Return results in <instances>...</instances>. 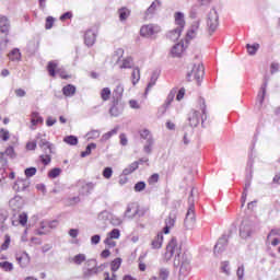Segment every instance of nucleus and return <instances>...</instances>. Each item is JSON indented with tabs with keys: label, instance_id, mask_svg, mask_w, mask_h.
<instances>
[{
	"label": "nucleus",
	"instance_id": "58",
	"mask_svg": "<svg viewBox=\"0 0 280 280\" xmlns=\"http://www.w3.org/2000/svg\"><path fill=\"white\" fill-rule=\"evenodd\" d=\"M117 130H118L117 128H114L110 131H108L107 133H105L103 136V140L108 141V139H110V137H113V135H117Z\"/></svg>",
	"mask_w": 280,
	"mask_h": 280
},
{
	"label": "nucleus",
	"instance_id": "47",
	"mask_svg": "<svg viewBox=\"0 0 280 280\" xmlns=\"http://www.w3.org/2000/svg\"><path fill=\"white\" fill-rule=\"evenodd\" d=\"M49 151H45V155H40L39 159L44 165H49L51 163V155H49Z\"/></svg>",
	"mask_w": 280,
	"mask_h": 280
},
{
	"label": "nucleus",
	"instance_id": "56",
	"mask_svg": "<svg viewBox=\"0 0 280 280\" xmlns=\"http://www.w3.org/2000/svg\"><path fill=\"white\" fill-rule=\"evenodd\" d=\"M103 176L104 178H112L113 176V167H105L104 171H103Z\"/></svg>",
	"mask_w": 280,
	"mask_h": 280
},
{
	"label": "nucleus",
	"instance_id": "28",
	"mask_svg": "<svg viewBox=\"0 0 280 280\" xmlns=\"http://www.w3.org/2000/svg\"><path fill=\"white\" fill-rule=\"evenodd\" d=\"M161 8V0H155L151 3V5L147 9L145 15L154 14L156 12V8Z\"/></svg>",
	"mask_w": 280,
	"mask_h": 280
},
{
	"label": "nucleus",
	"instance_id": "60",
	"mask_svg": "<svg viewBox=\"0 0 280 280\" xmlns=\"http://www.w3.org/2000/svg\"><path fill=\"white\" fill-rule=\"evenodd\" d=\"M154 183H159V174L154 173L149 177V185H154Z\"/></svg>",
	"mask_w": 280,
	"mask_h": 280
},
{
	"label": "nucleus",
	"instance_id": "30",
	"mask_svg": "<svg viewBox=\"0 0 280 280\" xmlns=\"http://www.w3.org/2000/svg\"><path fill=\"white\" fill-rule=\"evenodd\" d=\"M124 95V85L118 84L116 89L114 90V100H117L118 102L121 100Z\"/></svg>",
	"mask_w": 280,
	"mask_h": 280
},
{
	"label": "nucleus",
	"instance_id": "24",
	"mask_svg": "<svg viewBox=\"0 0 280 280\" xmlns=\"http://www.w3.org/2000/svg\"><path fill=\"white\" fill-rule=\"evenodd\" d=\"M31 117L32 130H34V126H37V124H43V118L40 117V114H38V112H33Z\"/></svg>",
	"mask_w": 280,
	"mask_h": 280
},
{
	"label": "nucleus",
	"instance_id": "53",
	"mask_svg": "<svg viewBox=\"0 0 280 280\" xmlns=\"http://www.w3.org/2000/svg\"><path fill=\"white\" fill-rule=\"evenodd\" d=\"M140 137H141V139H144L145 141H149V139H154V138L152 137V133H151L150 130H148V129L142 130V131L140 132Z\"/></svg>",
	"mask_w": 280,
	"mask_h": 280
},
{
	"label": "nucleus",
	"instance_id": "57",
	"mask_svg": "<svg viewBox=\"0 0 280 280\" xmlns=\"http://www.w3.org/2000/svg\"><path fill=\"white\" fill-rule=\"evenodd\" d=\"M135 191H143V189H145V182H138L135 187H133Z\"/></svg>",
	"mask_w": 280,
	"mask_h": 280
},
{
	"label": "nucleus",
	"instance_id": "54",
	"mask_svg": "<svg viewBox=\"0 0 280 280\" xmlns=\"http://www.w3.org/2000/svg\"><path fill=\"white\" fill-rule=\"evenodd\" d=\"M10 242H11L10 236L8 234L4 235V242L1 245V250H8V248H10Z\"/></svg>",
	"mask_w": 280,
	"mask_h": 280
},
{
	"label": "nucleus",
	"instance_id": "27",
	"mask_svg": "<svg viewBox=\"0 0 280 280\" xmlns=\"http://www.w3.org/2000/svg\"><path fill=\"white\" fill-rule=\"evenodd\" d=\"M158 80H159V71H153L150 82L147 85L145 93H148V91H150V89H152V86H154V84H156Z\"/></svg>",
	"mask_w": 280,
	"mask_h": 280
},
{
	"label": "nucleus",
	"instance_id": "39",
	"mask_svg": "<svg viewBox=\"0 0 280 280\" xmlns=\"http://www.w3.org/2000/svg\"><path fill=\"white\" fill-rule=\"evenodd\" d=\"M133 65L135 62L132 61V57H127L126 59H124L120 69H132Z\"/></svg>",
	"mask_w": 280,
	"mask_h": 280
},
{
	"label": "nucleus",
	"instance_id": "26",
	"mask_svg": "<svg viewBox=\"0 0 280 280\" xmlns=\"http://www.w3.org/2000/svg\"><path fill=\"white\" fill-rule=\"evenodd\" d=\"M16 261L20 264L21 268H26L30 264V255L24 253L22 256L16 257Z\"/></svg>",
	"mask_w": 280,
	"mask_h": 280
},
{
	"label": "nucleus",
	"instance_id": "55",
	"mask_svg": "<svg viewBox=\"0 0 280 280\" xmlns=\"http://www.w3.org/2000/svg\"><path fill=\"white\" fill-rule=\"evenodd\" d=\"M88 139H100V130H91L86 133Z\"/></svg>",
	"mask_w": 280,
	"mask_h": 280
},
{
	"label": "nucleus",
	"instance_id": "10",
	"mask_svg": "<svg viewBox=\"0 0 280 280\" xmlns=\"http://www.w3.org/2000/svg\"><path fill=\"white\" fill-rule=\"evenodd\" d=\"M174 224H176V211H172L168 214V218L165 219V226L163 228V234H170V230L174 229Z\"/></svg>",
	"mask_w": 280,
	"mask_h": 280
},
{
	"label": "nucleus",
	"instance_id": "35",
	"mask_svg": "<svg viewBox=\"0 0 280 280\" xmlns=\"http://www.w3.org/2000/svg\"><path fill=\"white\" fill-rule=\"evenodd\" d=\"M246 49L249 56H255V54L259 51V44H254V45L247 44Z\"/></svg>",
	"mask_w": 280,
	"mask_h": 280
},
{
	"label": "nucleus",
	"instance_id": "17",
	"mask_svg": "<svg viewBox=\"0 0 280 280\" xmlns=\"http://www.w3.org/2000/svg\"><path fill=\"white\" fill-rule=\"evenodd\" d=\"M183 51H185V45L180 43L175 44L171 49V55L173 58H180Z\"/></svg>",
	"mask_w": 280,
	"mask_h": 280
},
{
	"label": "nucleus",
	"instance_id": "13",
	"mask_svg": "<svg viewBox=\"0 0 280 280\" xmlns=\"http://www.w3.org/2000/svg\"><path fill=\"white\" fill-rule=\"evenodd\" d=\"M188 122L191 128H197L200 124V112L192 109L188 114Z\"/></svg>",
	"mask_w": 280,
	"mask_h": 280
},
{
	"label": "nucleus",
	"instance_id": "2",
	"mask_svg": "<svg viewBox=\"0 0 280 280\" xmlns=\"http://www.w3.org/2000/svg\"><path fill=\"white\" fill-rule=\"evenodd\" d=\"M175 23L177 27L173 31H170L167 34V38L173 42L178 40V38H180V33L183 30H185V14H183V12L175 13Z\"/></svg>",
	"mask_w": 280,
	"mask_h": 280
},
{
	"label": "nucleus",
	"instance_id": "59",
	"mask_svg": "<svg viewBox=\"0 0 280 280\" xmlns=\"http://www.w3.org/2000/svg\"><path fill=\"white\" fill-rule=\"evenodd\" d=\"M54 21H55L54 16H48L46 19V24H45L46 30H51V27H54Z\"/></svg>",
	"mask_w": 280,
	"mask_h": 280
},
{
	"label": "nucleus",
	"instance_id": "43",
	"mask_svg": "<svg viewBox=\"0 0 280 280\" xmlns=\"http://www.w3.org/2000/svg\"><path fill=\"white\" fill-rule=\"evenodd\" d=\"M56 67H58V65L54 61H49L47 69H48V73L51 78H56Z\"/></svg>",
	"mask_w": 280,
	"mask_h": 280
},
{
	"label": "nucleus",
	"instance_id": "16",
	"mask_svg": "<svg viewBox=\"0 0 280 280\" xmlns=\"http://www.w3.org/2000/svg\"><path fill=\"white\" fill-rule=\"evenodd\" d=\"M95 32L88 30L84 35V43L88 47H93L95 45Z\"/></svg>",
	"mask_w": 280,
	"mask_h": 280
},
{
	"label": "nucleus",
	"instance_id": "18",
	"mask_svg": "<svg viewBox=\"0 0 280 280\" xmlns=\"http://www.w3.org/2000/svg\"><path fill=\"white\" fill-rule=\"evenodd\" d=\"M0 32L2 34L10 32V20L5 15L0 16Z\"/></svg>",
	"mask_w": 280,
	"mask_h": 280
},
{
	"label": "nucleus",
	"instance_id": "34",
	"mask_svg": "<svg viewBox=\"0 0 280 280\" xmlns=\"http://www.w3.org/2000/svg\"><path fill=\"white\" fill-rule=\"evenodd\" d=\"M72 261L77 265V266H82V264H84V261H86V255L84 254H78L72 258Z\"/></svg>",
	"mask_w": 280,
	"mask_h": 280
},
{
	"label": "nucleus",
	"instance_id": "51",
	"mask_svg": "<svg viewBox=\"0 0 280 280\" xmlns=\"http://www.w3.org/2000/svg\"><path fill=\"white\" fill-rule=\"evenodd\" d=\"M36 172H37L36 167H27L25 168L24 174L26 178H32V176H36Z\"/></svg>",
	"mask_w": 280,
	"mask_h": 280
},
{
	"label": "nucleus",
	"instance_id": "3",
	"mask_svg": "<svg viewBox=\"0 0 280 280\" xmlns=\"http://www.w3.org/2000/svg\"><path fill=\"white\" fill-rule=\"evenodd\" d=\"M219 25H220V15H218V11H215V9H212L208 13V18H207L208 34L212 36L215 30H218Z\"/></svg>",
	"mask_w": 280,
	"mask_h": 280
},
{
	"label": "nucleus",
	"instance_id": "20",
	"mask_svg": "<svg viewBox=\"0 0 280 280\" xmlns=\"http://www.w3.org/2000/svg\"><path fill=\"white\" fill-rule=\"evenodd\" d=\"M19 224H21V226H26V224H27V213L22 212L21 214H19V220L12 219V225L13 226H19Z\"/></svg>",
	"mask_w": 280,
	"mask_h": 280
},
{
	"label": "nucleus",
	"instance_id": "49",
	"mask_svg": "<svg viewBox=\"0 0 280 280\" xmlns=\"http://www.w3.org/2000/svg\"><path fill=\"white\" fill-rule=\"evenodd\" d=\"M174 97H176V90H172L167 97H166V102L164 103V105L170 106V104H172L174 102Z\"/></svg>",
	"mask_w": 280,
	"mask_h": 280
},
{
	"label": "nucleus",
	"instance_id": "41",
	"mask_svg": "<svg viewBox=\"0 0 280 280\" xmlns=\"http://www.w3.org/2000/svg\"><path fill=\"white\" fill-rule=\"evenodd\" d=\"M118 14L120 21H126L130 16V11L127 8H121L118 10Z\"/></svg>",
	"mask_w": 280,
	"mask_h": 280
},
{
	"label": "nucleus",
	"instance_id": "8",
	"mask_svg": "<svg viewBox=\"0 0 280 280\" xmlns=\"http://www.w3.org/2000/svg\"><path fill=\"white\" fill-rule=\"evenodd\" d=\"M137 213H139V206L137 203H129L124 213L125 220H132L137 218Z\"/></svg>",
	"mask_w": 280,
	"mask_h": 280
},
{
	"label": "nucleus",
	"instance_id": "15",
	"mask_svg": "<svg viewBox=\"0 0 280 280\" xmlns=\"http://www.w3.org/2000/svg\"><path fill=\"white\" fill-rule=\"evenodd\" d=\"M30 185H31V183L27 178L18 179L13 185V189H14V191H25V189H27V187H30Z\"/></svg>",
	"mask_w": 280,
	"mask_h": 280
},
{
	"label": "nucleus",
	"instance_id": "1",
	"mask_svg": "<svg viewBox=\"0 0 280 280\" xmlns=\"http://www.w3.org/2000/svg\"><path fill=\"white\" fill-rule=\"evenodd\" d=\"M174 266L175 268H178L180 266L179 272L180 275H187L189 270H191V261L187 258V256H183L180 260V248L178 247V242L176 241V237H172L168 244L166 245V252L164 254V259L166 261H170L174 257Z\"/></svg>",
	"mask_w": 280,
	"mask_h": 280
},
{
	"label": "nucleus",
	"instance_id": "22",
	"mask_svg": "<svg viewBox=\"0 0 280 280\" xmlns=\"http://www.w3.org/2000/svg\"><path fill=\"white\" fill-rule=\"evenodd\" d=\"M200 102H201V105H200V108H201V113H202V116H201V126L202 128H207V104L205 103V98H200Z\"/></svg>",
	"mask_w": 280,
	"mask_h": 280
},
{
	"label": "nucleus",
	"instance_id": "14",
	"mask_svg": "<svg viewBox=\"0 0 280 280\" xmlns=\"http://www.w3.org/2000/svg\"><path fill=\"white\" fill-rule=\"evenodd\" d=\"M81 188H80V194L82 196H89L91 195V191H93V189H95V184L93 182H89V183H80Z\"/></svg>",
	"mask_w": 280,
	"mask_h": 280
},
{
	"label": "nucleus",
	"instance_id": "50",
	"mask_svg": "<svg viewBox=\"0 0 280 280\" xmlns=\"http://www.w3.org/2000/svg\"><path fill=\"white\" fill-rule=\"evenodd\" d=\"M160 279L162 280H167L170 279V269L167 268H161L160 269V275H159Z\"/></svg>",
	"mask_w": 280,
	"mask_h": 280
},
{
	"label": "nucleus",
	"instance_id": "42",
	"mask_svg": "<svg viewBox=\"0 0 280 280\" xmlns=\"http://www.w3.org/2000/svg\"><path fill=\"white\" fill-rule=\"evenodd\" d=\"M101 98L103 102H108L110 100V88H104L101 91Z\"/></svg>",
	"mask_w": 280,
	"mask_h": 280
},
{
	"label": "nucleus",
	"instance_id": "64",
	"mask_svg": "<svg viewBox=\"0 0 280 280\" xmlns=\"http://www.w3.org/2000/svg\"><path fill=\"white\" fill-rule=\"evenodd\" d=\"M14 93H15L16 97H25V95H27V92H25V90H23V89H16L14 91Z\"/></svg>",
	"mask_w": 280,
	"mask_h": 280
},
{
	"label": "nucleus",
	"instance_id": "21",
	"mask_svg": "<svg viewBox=\"0 0 280 280\" xmlns=\"http://www.w3.org/2000/svg\"><path fill=\"white\" fill-rule=\"evenodd\" d=\"M39 148H44L45 152H49V154H54V144L47 141L46 139H40L38 141Z\"/></svg>",
	"mask_w": 280,
	"mask_h": 280
},
{
	"label": "nucleus",
	"instance_id": "19",
	"mask_svg": "<svg viewBox=\"0 0 280 280\" xmlns=\"http://www.w3.org/2000/svg\"><path fill=\"white\" fill-rule=\"evenodd\" d=\"M199 27H200V21H196L192 23L190 30L186 34L187 40H191L192 38H196V32H198Z\"/></svg>",
	"mask_w": 280,
	"mask_h": 280
},
{
	"label": "nucleus",
	"instance_id": "31",
	"mask_svg": "<svg viewBox=\"0 0 280 280\" xmlns=\"http://www.w3.org/2000/svg\"><path fill=\"white\" fill-rule=\"evenodd\" d=\"M154 147V138L145 141V144L143 147V152L145 154H152V148Z\"/></svg>",
	"mask_w": 280,
	"mask_h": 280
},
{
	"label": "nucleus",
	"instance_id": "4",
	"mask_svg": "<svg viewBox=\"0 0 280 280\" xmlns=\"http://www.w3.org/2000/svg\"><path fill=\"white\" fill-rule=\"evenodd\" d=\"M186 78L188 82H191V80H196L198 86H200V82H202V78H205V66H194L192 70L187 73Z\"/></svg>",
	"mask_w": 280,
	"mask_h": 280
},
{
	"label": "nucleus",
	"instance_id": "44",
	"mask_svg": "<svg viewBox=\"0 0 280 280\" xmlns=\"http://www.w3.org/2000/svg\"><path fill=\"white\" fill-rule=\"evenodd\" d=\"M63 141L68 145H78V137L75 136H67L63 138Z\"/></svg>",
	"mask_w": 280,
	"mask_h": 280
},
{
	"label": "nucleus",
	"instance_id": "45",
	"mask_svg": "<svg viewBox=\"0 0 280 280\" xmlns=\"http://www.w3.org/2000/svg\"><path fill=\"white\" fill-rule=\"evenodd\" d=\"M62 174V170L60 167H55L48 172L49 178H58Z\"/></svg>",
	"mask_w": 280,
	"mask_h": 280
},
{
	"label": "nucleus",
	"instance_id": "5",
	"mask_svg": "<svg viewBox=\"0 0 280 280\" xmlns=\"http://www.w3.org/2000/svg\"><path fill=\"white\" fill-rule=\"evenodd\" d=\"M184 226L188 231H191L194 226H196V208L191 205V207H188L186 218L184 220Z\"/></svg>",
	"mask_w": 280,
	"mask_h": 280
},
{
	"label": "nucleus",
	"instance_id": "38",
	"mask_svg": "<svg viewBox=\"0 0 280 280\" xmlns=\"http://www.w3.org/2000/svg\"><path fill=\"white\" fill-rule=\"evenodd\" d=\"M0 268L4 270L5 272H12L14 270V265L10 261H2L0 262Z\"/></svg>",
	"mask_w": 280,
	"mask_h": 280
},
{
	"label": "nucleus",
	"instance_id": "37",
	"mask_svg": "<svg viewBox=\"0 0 280 280\" xmlns=\"http://www.w3.org/2000/svg\"><path fill=\"white\" fill-rule=\"evenodd\" d=\"M8 56L12 61L21 60V50H19V48H14Z\"/></svg>",
	"mask_w": 280,
	"mask_h": 280
},
{
	"label": "nucleus",
	"instance_id": "9",
	"mask_svg": "<svg viewBox=\"0 0 280 280\" xmlns=\"http://www.w3.org/2000/svg\"><path fill=\"white\" fill-rule=\"evenodd\" d=\"M250 233H253V224L248 221H243L240 226V236L243 240H247V237H250Z\"/></svg>",
	"mask_w": 280,
	"mask_h": 280
},
{
	"label": "nucleus",
	"instance_id": "36",
	"mask_svg": "<svg viewBox=\"0 0 280 280\" xmlns=\"http://www.w3.org/2000/svg\"><path fill=\"white\" fill-rule=\"evenodd\" d=\"M121 58H124V48H117L114 51L113 60H115L116 65H117V63H119V60H121Z\"/></svg>",
	"mask_w": 280,
	"mask_h": 280
},
{
	"label": "nucleus",
	"instance_id": "6",
	"mask_svg": "<svg viewBox=\"0 0 280 280\" xmlns=\"http://www.w3.org/2000/svg\"><path fill=\"white\" fill-rule=\"evenodd\" d=\"M91 264H94V267L88 268L83 271V279H91L93 275H97L98 272H102V270H104V265L97 266V260L95 259L88 260V266H91Z\"/></svg>",
	"mask_w": 280,
	"mask_h": 280
},
{
	"label": "nucleus",
	"instance_id": "40",
	"mask_svg": "<svg viewBox=\"0 0 280 280\" xmlns=\"http://www.w3.org/2000/svg\"><path fill=\"white\" fill-rule=\"evenodd\" d=\"M110 269H112V272H117V270H119V268H121V258H116L112 261L110 264Z\"/></svg>",
	"mask_w": 280,
	"mask_h": 280
},
{
	"label": "nucleus",
	"instance_id": "29",
	"mask_svg": "<svg viewBox=\"0 0 280 280\" xmlns=\"http://www.w3.org/2000/svg\"><path fill=\"white\" fill-rule=\"evenodd\" d=\"M196 196H198V190L196 189V187H192L188 197V207L196 208V200L194 198H196Z\"/></svg>",
	"mask_w": 280,
	"mask_h": 280
},
{
	"label": "nucleus",
	"instance_id": "25",
	"mask_svg": "<svg viewBox=\"0 0 280 280\" xmlns=\"http://www.w3.org/2000/svg\"><path fill=\"white\" fill-rule=\"evenodd\" d=\"M152 248H161L163 246V233H158L151 243Z\"/></svg>",
	"mask_w": 280,
	"mask_h": 280
},
{
	"label": "nucleus",
	"instance_id": "61",
	"mask_svg": "<svg viewBox=\"0 0 280 280\" xmlns=\"http://www.w3.org/2000/svg\"><path fill=\"white\" fill-rule=\"evenodd\" d=\"M0 132L2 141H8V139H10V131L1 129Z\"/></svg>",
	"mask_w": 280,
	"mask_h": 280
},
{
	"label": "nucleus",
	"instance_id": "32",
	"mask_svg": "<svg viewBox=\"0 0 280 280\" xmlns=\"http://www.w3.org/2000/svg\"><path fill=\"white\" fill-rule=\"evenodd\" d=\"M132 84L133 86L141 80V70L139 68H135L131 73Z\"/></svg>",
	"mask_w": 280,
	"mask_h": 280
},
{
	"label": "nucleus",
	"instance_id": "62",
	"mask_svg": "<svg viewBox=\"0 0 280 280\" xmlns=\"http://www.w3.org/2000/svg\"><path fill=\"white\" fill-rule=\"evenodd\" d=\"M236 275L238 277V280H244V265L237 268Z\"/></svg>",
	"mask_w": 280,
	"mask_h": 280
},
{
	"label": "nucleus",
	"instance_id": "63",
	"mask_svg": "<svg viewBox=\"0 0 280 280\" xmlns=\"http://www.w3.org/2000/svg\"><path fill=\"white\" fill-rule=\"evenodd\" d=\"M102 240V236H100V234H95L91 237V244L97 245L100 244Z\"/></svg>",
	"mask_w": 280,
	"mask_h": 280
},
{
	"label": "nucleus",
	"instance_id": "52",
	"mask_svg": "<svg viewBox=\"0 0 280 280\" xmlns=\"http://www.w3.org/2000/svg\"><path fill=\"white\" fill-rule=\"evenodd\" d=\"M5 156H10V159H16V153L14 152V147H9L3 152Z\"/></svg>",
	"mask_w": 280,
	"mask_h": 280
},
{
	"label": "nucleus",
	"instance_id": "7",
	"mask_svg": "<svg viewBox=\"0 0 280 280\" xmlns=\"http://www.w3.org/2000/svg\"><path fill=\"white\" fill-rule=\"evenodd\" d=\"M161 32V27L154 24H148L140 28V35L144 37L154 36V34H159Z\"/></svg>",
	"mask_w": 280,
	"mask_h": 280
},
{
	"label": "nucleus",
	"instance_id": "46",
	"mask_svg": "<svg viewBox=\"0 0 280 280\" xmlns=\"http://www.w3.org/2000/svg\"><path fill=\"white\" fill-rule=\"evenodd\" d=\"M268 86V81H266L264 83V85L261 86V95L258 94V100H259V104L262 105L264 104V100H266V88Z\"/></svg>",
	"mask_w": 280,
	"mask_h": 280
},
{
	"label": "nucleus",
	"instance_id": "48",
	"mask_svg": "<svg viewBox=\"0 0 280 280\" xmlns=\"http://www.w3.org/2000/svg\"><path fill=\"white\" fill-rule=\"evenodd\" d=\"M121 232L119 231V229H114L108 233V237L112 240H119Z\"/></svg>",
	"mask_w": 280,
	"mask_h": 280
},
{
	"label": "nucleus",
	"instance_id": "23",
	"mask_svg": "<svg viewBox=\"0 0 280 280\" xmlns=\"http://www.w3.org/2000/svg\"><path fill=\"white\" fill-rule=\"evenodd\" d=\"M75 91L77 89L73 84H68L62 88V93L66 95V97H73V95H75Z\"/></svg>",
	"mask_w": 280,
	"mask_h": 280
},
{
	"label": "nucleus",
	"instance_id": "12",
	"mask_svg": "<svg viewBox=\"0 0 280 280\" xmlns=\"http://www.w3.org/2000/svg\"><path fill=\"white\" fill-rule=\"evenodd\" d=\"M124 113V105L118 100L113 101V105L109 108L110 117H119Z\"/></svg>",
	"mask_w": 280,
	"mask_h": 280
},
{
	"label": "nucleus",
	"instance_id": "33",
	"mask_svg": "<svg viewBox=\"0 0 280 280\" xmlns=\"http://www.w3.org/2000/svg\"><path fill=\"white\" fill-rule=\"evenodd\" d=\"M10 207L12 208L13 211H18V209H21V198L18 199V197L11 199L9 201Z\"/></svg>",
	"mask_w": 280,
	"mask_h": 280
},
{
	"label": "nucleus",
	"instance_id": "11",
	"mask_svg": "<svg viewBox=\"0 0 280 280\" xmlns=\"http://www.w3.org/2000/svg\"><path fill=\"white\" fill-rule=\"evenodd\" d=\"M229 245V237L226 235H223L219 238L217 244L214 245V255H221V253H224L226 250V246Z\"/></svg>",
	"mask_w": 280,
	"mask_h": 280
}]
</instances>
